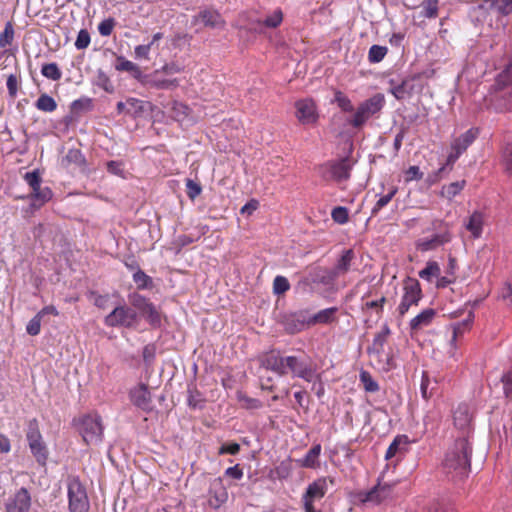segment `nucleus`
Returning <instances> with one entry per match:
<instances>
[{"label": "nucleus", "instance_id": "obj_1", "mask_svg": "<svg viewBox=\"0 0 512 512\" xmlns=\"http://www.w3.org/2000/svg\"><path fill=\"white\" fill-rule=\"evenodd\" d=\"M472 447L467 437H458L445 456L444 468L453 477L463 478L471 468Z\"/></svg>", "mask_w": 512, "mask_h": 512}, {"label": "nucleus", "instance_id": "obj_2", "mask_svg": "<svg viewBox=\"0 0 512 512\" xmlns=\"http://www.w3.org/2000/svg\"><path fill=\"white\" fill-rule=\"evenodd\" d=\"M23 178L31 188V193L26 198L31 200V207L33 209H40L52 199V190L47 186L41 187L42 177L38 169L26 172Z\"/></svg>", "mask_w": 512, "mask_h": 512}, {"label": "nucleus", "instance_id": "obj_3", "mask_svg": "<svg viewBox=\"0 0 512 512\" xmlns=\"http://www.w3.org/2000/svg\"><path fill=\"white\" fill-rule=\"evenodd\" d=\"M385 105V97L377 93L367 100L361 102L353 117L348 121L353 128H361L369 118L379 113Z\"/></svg>", "mask_w": 512, "mask_h": 512}, {"label": "nucleus", "instance_id": "obj_4", "mask_svg": "<svg viewBox=\"0 0 512 512\" xmlns=\"http://www.w3.org/2000/svg\"><path fill=\"white\" fill-rule=\"evenodd\" d=\"M433 228L437 231L430 238H423L417 241L416 247L422 252L435 250L452 241V225L443 220H435L432 223Z\"/></svg>", "mask_w": 512, "mask_h": 512}, {"label": "nucleus", "instance_id": "obj_5", "mask_svg": "<svg viewBox=\"0 0 512 512\" xmlns=\"http://www.w3.org/2000/svg\"><path fill=\"white\" fill-rule=\"evenodd\" d=\"M402 290L401 301L397 307L400 317H403L411 307L418 306L423 297L420 283L415 278L407 277L404 279Z\"/></svg>", "mask_w": 512, "mask_h": 512}, {"label": "nucleus", "instance_id": "obj_6", "mask_svg": "<svg viewBox=\"0 0 512 512\" xmlns=\"http://www.w3.org/2000/svg\"><path fill=\"white\" fill-rule=\"evenodd\" d=\"M352 163L348 157L330 161L318 167L320 176L326 181L342 182L350 178Z\"/></svg>", "mask_w": 512, "mask_h": 512}, {"label": "nucleus", "instance_id": "obj_7", "mask_svg": "<svg viewBox=\"0 0 512 512\" xmlns=\"http://www.w3.org/2000/svg\"><path fill=\"white\" fill-rule=\"evenodd\" d=\"M79 431L86 444L101 442L103 436L101 417L98 414L83 416L79 422Z\"/></svg>", "mask_w": 512, "mask_h": 512}, {"label": "nucleus", "instance_id": "obj_8", "mask_svg": "<svg viewBox=\"0 0 512 512\" xmlns=\"http://www.w3.org/2000/svg\"><path fill=\"white\" fill-rule=\"evenodd\" d=\"M27 441L32 455L35 457L37 463L45 466L48 460V449L42 439V435L38 429L37 420L34 419L29 423L27 432Z\"/></svg>", "mask_w": 512, "mask_h": 512}, {"label": "nucleus", "instance_id": "obj_9", "mask_svg": "<svg viewBox=\"0 0 512 512\" xmlns=\"http://www.w3.org/2000/svg\"><path fill=\"white\" fill-rule=\"evenodd\" d=\"M137 319L138 315L135 310L126 305H119L105 317L104 324L108 327L132 328Z\"/></svg>", "mask_w": 512, "mask_h": 512}, {"label": "nucleus", "instance_id": "obj_10", "mask_svg": "<svg viewBox=\"0 0 512 512\" xmlns=\"http://www.w3.org/2000/svg\"><path fill=\"white\" fill-rule=\"evenodd\" d=\"M479 136L478 128H470L451 142V152L447 156L446 165L453 166L459 157Z\"/></svg>", "mask_w": 512, "mask_h": 512}, {"label": "nucleus", "instance_id": "obj_11", "mask_svg": "<svg viewBox=\"0 0 512 512\" xmlns=\"http://www.w3.org/2000/svg\"><path fill=\"white\" fill-rule=\"evenodd\" d=\"M68 500L70 512H85L89 508L86 490L78 479L68 484Z\"/></svg>", "mask_w": 512, "mask_h": 512}, {"label": "nucleus", "instance_id": "obj_12", "mask_svg": "<svg viewBox=\"0 0 512 512\" xmlns=\"http://www.w3.org/2000/svg\"><path fill=\"white\" fill-rule=\"evenodd\" d=\"M286 374L290 371L293 377L301 378L307 382H312L320 376L316 374V369L310 364L300 361L296 356H286L283 359Z\"/></svg>", "mask_w": 512, "mask_h": 512}, {"label": "nucleus", "instance_id": "obj_13", "mask_svg": "<svg viewBox=\"0 0 512 512\" xmlns=\"http://www.w3.org/2000/svg\"><path fill=\"white\" fill-rule=\"evenodd\" d=\"M473 411L469 404L460 403L453 411L454 426L462 432L461 437H467L472 433Z\"/></svg>", "mask_w": 512, "mask_h": 512}, {"label": "nucleus", "instance_id": "obj_14", "mask_svg": "<svg viewBox=\"0 0 512 512\" xmlns=\"http://www.w3.org/2000/svg\"><path fill=\"white\" fill-rule=\"evenodd\" d=\"M334 484L333 478L320 477L310 483L301 497L302 504L315 505V501L321 500L328 491L327 482Z\"/></svg>", "mask_w": 512, "mask_h": 512}, {"label": "nucleus", "instance_id": "obj_15", "mask_svg": "<svg viewBox=\"0 0 512 512\" xmlns=\"http://www.w3.org/2000/svg\"><path fill=\"white\" fill-rule=\"evenodd\" d=\"M394 486V483H381L380 480H378L377 485L372 489L359 493V500L362 503L381 504L391 496Z\"/></svg>", "mask_w": 512, "mask_h": 512}, {"label": "nucleus", "instance_id": "obj_16", "mask_svg": "<svg viewBox=\"0 0 512 512\" xmlns=\"http://www.w3.org/2000/svg\"><path fill=\"white\" fill-rule=\"evenodd\" d=\"M295 117L302 125L315 124L318 120V112L315 101L311 98H305L296 101Z\"/></svg>", "mask_w": 512, "mask_h": 512}, {"label": "nucleus", "instance_id": "obj_17", "mask_svg": "<svg viewBox=\"0 0 512 512\" xmlns=\"http://www.w3.org/2000/svg\"><path fill=\"white\" fill-rule=\"evenodd\" d=\"M31 507V495L27 488L21 487L5 504V512H28Z\"/></svg>", "mask_w": 512, "mask_h": 512}, {"label": "nucleus", "instance_id": "obj_18", "mask_svg": "<svg viewBox=\"0 0 512 512\" xmlns=\"http://www.w3.org/2000/svg\"><path fill=\"white\" fill-rule=\"evenodd\" d=\"M490 107L499 113L512 111V86L504 90L493 88V93L490 98Z\"/></svg>", "mask_w": 512, "mask_h": 512}, {"label": "nucleus", "instance_id": "obj_19", "mask_svg": "<svg viewBox=\"0 0 512 512\" xmlns=\"http://www.w3.org/2000/svg\"><path fill=\"white\" fill-rule=\"evenodd\" d=\"M283 324L288 334H296L312 326L310 317L307 316L305 311H298L285 316Z\"/></svg>", "mask_w": 512, "mask_h": 512}, {"label": "nucleus", "instance_id": "obj_20", "mask_svg": "<svg viewBox=\"0 0 512 512\" xmlns=\"http://www.w3.org/2000/svg\"><path fill=\"white\" fill-rule=\"evenodd\" d=\"M129 397L136 407L144 411L151 410L152 397L147 384L140 383L133 387L129 392Z\"/></svg>", "mask_w": 512, "mask_h": 512}, {"label": "nucleus", "instance_id": "obj_21", "mask_svg": "<svg viewBox=\"0 0 512 512\" xmlns=\"http://www.w3.org/2000/svg\"><path fill=\"white\" fill-rule=\"evenodd\" d=\"M283 359L284 357L281 356L278 352L270 351L263 354L259 358V362L261 367L265 368L266 370L273 371L279 376H284L286 375V371L283 365Z\"/></svg>", "mask_w": 512, "mask_h": 512}, {"label": "nucleus", "instance_id": "obj_22", "mask_svg": "<svg viewBox=\"0 0 512 512\" xmlns=\"http://www.w3.org/2000/svg\"><path fill=\"white\" fill-rule=\"evenodd\" d=\"M436 310L433 308H426L419 314L413 317L409 322L411 334L417 333L424 328L430 326L436 317Z\"/></svg>", "mask_w": 512, "mask_h": 512}, {"label": "nucleus", "instance_id": "obj_23", "mask_svg": "<svg viewBox=\"0 0 512 512\" xmlns=\"http://www.w3.org/2000/svg\"><path fill=\"white\" fill-rule=\"evenodd\" d=\"M485 214L481 211H474L464 223V227L470 232L474 239H479L482 236L485 224Z\"/></svg>", "mask_w": 512, "mask_h": 512}, {"label": "nucleus", "instance_id": "obj_24", "mask_svg": "<svg viewBox=\"0 0 512 512\" xmlns=\"http://www.w3.org/2000/svg\"><path fill=\"white\" fill-rule=\"evenodd\" d=\"M194 22L201 21L204 26L210 28L224 27L225 21L216 10H203L193 19Z\"/></svg>", "mask_w": 512, "mask_h": 512}, {"label": "nucleus", "instance_id": "obj_25", "mask_svg": "<svg viewBox=\"0 0 512 512\" xmlns=\"http://www.w3.org/2000/svg\"><path fill=\"white\" fill-rule=\"evenodd\" d=\"M162 73L160 70H155L149 80L145 81V84L151 88L170 90L175 89L179 86V80L177 78H159L158 75Z\"/></svg>", "mask_w": 512, "mask_h": 512}, {"label": "nucleus", "instance_id": "obj_26", "mask_svg": "<svg viewBox=\"0 0 512 512\" xmlns=\"http://www.w3.org/2000/svg\"><path fill=\"white\" fill-rule=\"evenodd\" d=\"M322 451L320 444L313 445L302 459L296 460L302 468L317 469L320 466L319 457Z\"/></svg>", "mask_w": 512, "mask_h": 512}, {"label": "nucleus", "instance_id": "obj_27", "mask_svg": "<svg viewBox=\"0 0 512 512\" xmlns=\"http://www.w3.org/2000/svg\"><path fill=\"white\" fill-rule=\"evenodd\" d=\"M115 69L117 71L129 72L132 75V77H134L135 79L140 80V81L142 80L143 72H142L141 68L137 64H135L134 62H132L130 60H127L123 56L117 57Z\"/></svg>", "mask_w": 512, "mask_h": 512}, {"label": "nucleus", "instance_id": "obj_28", "mask_svg": "<svg viewBox=\"0 0 512 512\" xmlns=\"http://www.w3.org/2000/svg\"><path fill=\"white\" fill-rule=\"evenodd\" d=\"M512 87V61L499 73L495 79L493 88L504 90Z\"/></svg>", "mask_w": 512, "mask_h": 512}, {"label": "nucleus", "instance_id": "obj_29", "mask_svg": "<svg viewBox=\"0 0 512 512\" xmlns=\"http://www.w3.org/2000/svg\"><path fill=\"white\" fill-rule=\"evenodd\" d=\"M337 307H330L320 310L318 313L310 317V324H329L335 320V314L337 313Z\"/></svg>", "mask_w": 512, "mask_h": 512}, {"label": "nucleus", "instance_id": "obj_30", "mask_svg": "<svg viewBox=\"0 0 512 512\" xmlns=\"http://www.w3.org/2000/svg\"><path fill=\"white\" fill-rule=\"evenodd\" d=\"M354 257L352 249L345 250L335 266L334 275L338 276L348 272Z\"/></svg>", "mask_w": 512, "mask_h": 512}, {"label": "nucleus", "instance_id": "obj_31", "mask_svg": "<svg viewBox=\"0 0 512 512\" xmlns=\"http://www.w3.org/2000/svg\"><path fill=\"white\" fill-rule=\"evenodd\" d=\"M489 10L500 16H507L512 13V0H488Z\"/></svg>", "mask_w": 512, "mask_h": 512}, {"label": "nucleus", "instance_id": "obj_32", "mask_svg": "<svg viewBox=\"0 0 512 512\" xmlns=\"http://www.w3.org/2000/svg\"><path fill=\"white\" fill-rule=\"evenodd\" d=\"M390 329L387 325H384L380 332H378L372 343V347L369 348V352H375L380 354L384 350V345L387 342L388 336L390 335Z\"/></svg>", "mask_w": 512, "mask_h": 512}, {"label": "nucleus", "instance_id": "obj_33", "mask_svg": "<svg viewBox=\"0 0 512 512\" xmlns=\"http://www.w3.org/2000/svg\"><path fill=\"white\" fill-rule=\"evenodd\" d=\"M15 38V29L11 21L5 23L4 29L0 32V48L7 51V47L11 46Z\"/></svg>", "mask_w": 512, "mask_h": 512}, {"label": "nucleus", "instance_id": "obj_34", "mask_svg": "<svg viewBox=\"0 0 512 512\" xmlns=\"http://www.w3.org/2000/svg\"><path fill=\"white\" fill-rule=\"evenodd\" d=\"M128 299L130 304L137 309L140 314H143L147 311V309L153 304L147 297L137 293L133 292L128 295Z\"/></svg>", "mask_w": 512, "mask_h": 512}, {"label": "nucleus", "instance_id": "obj_35", "mask_svg": "<svg viewBox=\"0 0 512 512\" xmlns=\"http://www.w3.org/2000/svg\"><path fill=\"white\" fill-rule=\"evenodd\" d=\"M465 186V180L452 182L442 187L440 195L448 200H452L455 196L460 194V192L464 189Z\"/></svg>", "mask_w": 512, "mask_h": 512}, {"label": "nucleus", "instance_id": "obj_36", "mask_svg": "<svg viewBox=\"0 0 512 512\" xmlns=\"http://www.w3.org/2000/svg\"><path fill=\"white\" fill-rule=\"evenodd\" d=\"M501 164L509 175H512V137L509 138L501 151Z\"/></svg>", "mask_w": 512, "mask_h": 512}, {"label": "nucleus", "instance_id": "obj_37", "mask_svg": "<svg viewBox=\"0 0 512 512\" xmlns=\"http://www.w3.org/2000/svg\"><path fill=\"white\" fill-rule=\"evenodd\" d=\"M191 113L188 105L174 101L171 107V117L177 122L185 121Z\"/></svg>", "mask_w": 512, "mask_h": 512}, {"label": "nucleus", "instance_id": "obj_38", "mask_svg": "<svg viewBox=\"0 0 512 512\" xmlns=\"http://www.w3.org/2000/svg\"><path fill=\"white\" fill-rule=\"evenodd\" d=\"M392 87L389 92L397 99L403 100L409 96L412 92V86L408 80H403L400 84L393 85V81H390Z\"/></svg>", "mask_w": 512, "mask_h": 512}, {"label": "nucleus", "instance_id": "obj_39", "mask_svg": "<svg viewBox=\"0 0 512 512\" xmlns=\"http://www.w3.org/2000/svg\"><path fill=\"white\" fill-rule=\"evenodd\" d=\"M35 107L42 112H54L57 109V103L53 97L43 93L35 102Z\"/></svg>", "mask_w": 512, "mask_h": 512}, {"label": "nucleus", "instance_id": "obj_40", "mask_svg": "<svg viewBox=\"0 0 512 512\" xmlns=\"http://www.w3.org/2000/svg\"><path fill=\"white\" fill-rule=\"evenodd\" d=\"M41 74L52 81H59L62 78V72L57 63H46L41 67Z\"/></svg>", "mask_w": 512, "mask_h": 512}, {"label": "nucleus", "instance_id": "obj_41", "mask_svg": "<svg viewBox=\"0 0 512 512\" xmlns=\"http://www.w3.org/2000/svg\"><path fill=\"white\" fill-rule=\"evenodd\" d=\"M333 102L337 104V106L343 111V112H352L354 111V106L352 104V101L350 98L344 94L340 90H336L334 93V99Z\"/></svg>", "mask_w": 512, "mask_h": 512}, {"label": "nucleus", "instance_id": "obj_42", "mask_svg": "<svg viewBox=\"0 0 512 512\" xmlns=\"http://www.w3.org/2000/svg\"><path fill=\"white\" fill-rule=\"evenodd\" d=\"M440 267L435 261L427 263L426 267L419 272V277L423 280L431 282L434 277H439Z\"/></svg>", "mask_w": 512, "mask_h": 512}, {"label": "nucleus", "instance_id": "obj_43", "mask_svg": "<svg viewBox=\"0 0 512 512\" xmlns=\"http://www.w3.org/2000/svg\"><path fill=\"white\" fill-rule=\"evenodd\" d=\"M386 301L387 299L385 296H381L376 300H367L362 304V311L375 310L377 316L381 317Z\"/></svg>", "mask_w": 512, "mask_h": 512}, {"label": "nucleus", "instance_id": "obj_44", "mask_svg": "<svg viewBox=\"0 0 512 512\" xmlns=\"http://www.w3.org/2000/svg\"><path fill=\"white\" fill-rule=\"evenodd\" d=\"M133 281L137 285V288L140 290L151 288L153 285L152 278L141 269H138L134 272Z\"/></svg>", "mask_w": 512, "mask_h": 512}, {"label": "nucleus", "instance_id": "obj_45", "mask_svg": "<svg viewBox=\"0 0 512 512\" xmlns=\"http://www.w3.org/2000/svg\"><path fill=\"white\" fill-rule=\"evenodd\" d=\"M388 53L386 46L372 45L368 51V61L370 63L381 62Z\"/></svg>", "mask_w": 512, "mask_h": 512}, {"label": "nucleus", "instance_id": "obj_46", "mask_svg": "<svg viewBox=\"0 0 512 512\" xmlns=\"http://www.w3.org/2000/svg\"><path fill=\"white\" fill-rule=\"evenodd\" d=\"M359 378L366 392L375 393L379 391L378 383L373 379L368 371L362 370Z\"/></svg>", "mask_w": 512, "mask_h": 512}, {"label": "nucleus", "instance_id": "obj_47", "mask_svg": "<svg viewBox=\"0 0 512 512\" xmlns=\"http://www.w3.org/2000/svg\"><path fill=\"white\" fill-rule=\"evenodd\" d=\"M408 443V437L406 435H398L394 438V440L389 445L386 453H385V459L389 460L393 458L397 452L399 451V447L401 444L406 445Z\"/></svg>", "mask_w": 512, "mask_h": 512}, {"label": "nucleus", "instance_id": "obj_48", "mask_svg": "<svg viewBox=\"0 0 512 512\" xmlns=\"http://www.w3.org/2000/svg\"><path fill=\"white\" fill-rule=\"evenodd\" d=\"M146 321L154 328L161 326V314L154 304H152L146 312L141 314Z\"/></svg>", "mask_w": 512, "mask_h": 512}, {"label": "nucleus", "instance_id": "obj_49", "mask_svg": "<svg viewBox=\"0 0 512 512\" xmlns=\"http://www.w3.org/2000/svg\"><path fill=\"white\" fill-rule=\"evenodd\" d=\"M283 21V12L280 8L274 10L270 15L266 16L261 22L265 27L277 28Z\"/></svg>", "mask_w": 512, "mask_h": 512}, {"label": "nucleus", "instance_id": "obj_50", "mask_svg": "<svg viewBox=\"0 0 512 512\" xmlns=\"http://www.w3.org/2000/svg\"><path fill=\"white\" fill-rule=\"evenodd\" d=\"M396 193H397V188L394 187L386 195H382L377 200V202L375 203V205L373 206V208L371 210L372 216H376L382 208H384L386 205H388Z\"/></svg>", "mask_w": 512, "mask_h": 512}, {"label": "nucleus", "instance_id": "obj_51", "mask_svg": "<svg viewBox=\"0 0 512 512\" xmlns=\"http://www.w3.org/2000/svg\"><path fill=\"white\" fill-rule=\"evenodd\" d=\"M421 15L425 18H436L438 16V0H425L422 3Z\"/></svg>", "mask_w": 512, "mask_h": 512}, {"label": "nucleus", "instance_id": "obj_52", "mask_svg": "<svg viewBox=\"0 0 512 512\" xmlns=\"http://www.w3.org/2000/svg\"><path fill=\"white\" fill-rule=\"evenodd\" d=\"M332 220L338 224H345L349 220V212L346 207L337 206L331 212Z\"/></svg>", "mask_w": 512, "mask_h": 512}, {"label": "nucleus", "instance_id": "obj_53", "mask_svg": "<svg viewBox=\"0 0 512 512\" xmlns=\"http://www.w3.org/2000/svg\"><path fill=\"white\" fill-rule=\"evenodd\" d=\"M290 289L289 281L284 276H276L273 281V292L276 295H281Z\"/></svg>", "mask_w": 512, "mask_h": 512}, {"label": "nucleus", "instance_id": "obj_54", "mask_svg": "<svg viewBox=\"0 0 512 512\" xmlns=\"http://www.w3.org/2000/svg\"><path fill=\"white\" fill-rule=\"evenodd\" d=\"M6 86L9 96L12 99H14L17 96L20 87V77H18L15 74L8 75L6 80Z\"/></svg>", "mask_w": 512, "mask_h": 512}, {"label": "nucleus", "instance_id": "obj_55", "mask_svg": "<svg viewBox=\"0 0 512 512\" xmlns=\"http://www.w3.org/2000/svg\"><path fill=\"white\" fill-rule=\"evenodd\" d=\"M91 42L90 34L86 29H81L78 32L76 41H75V47L78 50H84L86 49Z\"/></svg>", "mask_w": 512, "mask_h": 512}, {"label": "nucleus", "instance_id": "obj_56", "mask_svg": "<svg viewBox=\"0 0 512 512\" xmlns=\"http://www.w3.org/2000/svg\"><path fill=\"white\" fill-rule=\"evenodd\" d=\"M202 192V187L192 179L186 180V194L191 200H195Z\"/></svg>", "mask_w": 512, "mask_h": 512}, {"label": "nucleus", "instance_id": "obj_57", "mask_svg": "<svg viewBox=\"0 0 512 512\" xmlns=\"http://www.w3.org/2000/svg\"><path fill=\"white\" fill-rule=\"evenodd\" d=\"M188 405L191 408L202 407L204 399L202 398L201 393L197 389H189L188 390Z\"/></svg>", "mask_w": 512, "mask_h": 512}, {"label": "nucleus", "instance_id": "obj_58", "mask_svg": "<svg viewBox=\"0 0 512 512\" xmlns=\"http://www.w3.org/2000/svg\"><path fill=\"white\" fill-rule=\"evenodd\" d=\"M114 27H115V20L113 18H108L99 23L98 31L101 36L107 37V36L111 35Z\"/></svg>", "mask_w": 512, "mask_h": 512}, {"label": "nucleus", "instance_id": "obj_59", "mask_svg": "<svg viewBox=\"0 0 512 512\" xmlns=\"http://www.w3.org/2000/svg\"><path fill=\"white\" fill-rule=\"evenodd\" d=\"M152 46L148 44L138 45L134 48V56L138 60H150Z\"/></svg>", "mask_w": 512, "mask_h": 512}, {"label": "nucleus", "instance_id": "obj_60", "mask_svg": "<svg viewBox=\"0 0 512 512\" xmlns=\"http://www.w3.org/2000/svg\"><path fill=\"white\" fill-rule=\"evenodd\" d=\"M92 106L91 99H78L72 102L71 110L73 113H79L82 111L90 110Z\"/></svg>", "mask_w": 512, "mask_h": 512}, {"label": "nucleus", "instance_id": "obj_61", "mask_svg": "<svg viewBox=\"0 0 512 512\" xmlns=\"http://www.w3.org/2000/svg\"><path fill=\"white\" fill-rule=\"evenodd\" d=\"M41 320L37 314L28 322L26 331L31 336H36L40 333L41 330Z\"/></svg>", "mask_w": 512, "mask_h": 512}, {"label": "nucleus", "instance_id": "obj_62", "mask_svg": "<svg viewBox=\"0 0 512 512\" xmlns=\"http://www.w3.org/2000/svg\"><path fill=\"white\" fill-rule=\"evenodd\" d=\"M159 70L165 75H173L181 73L184 70V68L177 62L171 61L169 63L164 64Z\"/></svg>", "mask_w": 512, "mask_h": 512}, {"label": "nucleus", "instance_id": "obj_63", "mask_svg": "<svg viewBox=\"0 0 512 512\" xmlns=\"http://www.w3.org/2000/svg\"><path fill=\"white\" fill-rule=\"evenodd\" d=\"M501 380L503 383V391H504L506 398H509L512 400V371L505 373L502 376Z\"/></svg>", "mask_w": 512, "mask_h": 512}, {"label": "nucleus", "instance_id": "obj_64", "mask_svg": "<svg viewBox=\"0 0 512 512\" xmlns=\"http://www.w3.org/2000/svg\"><path fill=\"white\" fill-rule=\"evenodd\" d=\"M239 451H240V445L236 442H231V443L223 444L219 448L218 454L219 455H224V454L236 455L239 453Z\"/></svg>", "mask_w": 512, "mask_h": 512}]
</instances>
